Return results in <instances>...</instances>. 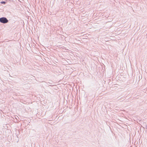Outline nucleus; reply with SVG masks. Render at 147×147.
I'll use <instances>...</instances> for the list:
<instances>
[{
  "instance_id": "f257e3e1",
  "label": "nucleus",
  "mask_w": 147,
  "mask_h": 147,
  "mask_svg": "<svg viewBox=\"0 0 147 147\" xmlns=\"http://www.w3.org/2000/svg\"><path fill=\"white\" fill-rule=\"evenodd\" d=\"M0 22L3 24H5L8 22V20L5 17L0 18Z\"/></svg>"
},
{
  "instance_id": "f03ea898",
  "label": "nucleus",
  "mask_w": 147,
  "mask_h": 147,
  "mask_svg": "<svg viewBox=\"0 0 147 147\" xmlns=\"http://www.w3.org/2000/svg\"><path fill=\"white\" fill-rule=\"evenodd\" d=\"M1 3L2 4H5L6 3V2L5 1H2L1 2Z\"/></svg>"
}]
</instances>
